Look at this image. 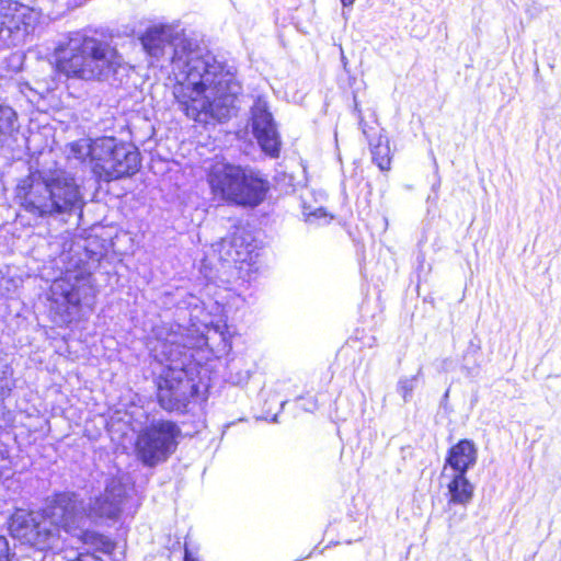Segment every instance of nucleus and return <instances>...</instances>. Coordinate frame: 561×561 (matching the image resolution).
<instances>
[{"instance_id": "f257e3e1", "label": "nucleus", "mask_w": 561, "mask_h": 561, "mask_svg": "<svg viewBox=\"0 0 561 561\" xmlns=\"http://www.w3.org/2000/svg\"><path fill=\"white\" fill-rule=\"evenodd\" d=\"M241 83L225 62L214 56L190 50L173 85L180 111L196 123L222 122L230 116Z\"/></svg>"}, {"instance_id": "f03ea898", "label": "nucleus", "mask_w": 561, "mask_h": 561, "mask_svg": "<svg viewBox=\"0 0 561 561\" xmlns=\"http://www.w3.org/2000/svg\"><path fill=\"white\" fill-rule=\"evenodd\" d=\"M121 67L117 47L103 34L70 38L56 53L55 71L66 79L104 82L115 77Z\"/></svg>"}, {"instance_id": "7ed1b4c3", "label": "nucleus", "mask_w": 561, "mask_h": 561, "mask_svg": "<svg viewBox=\"0 0 561 561\" xmlns=\"http://www.w3.org/2000/svg\"><path fill=\"white\" fill-rule=\"evenodd\" d=\"M22 208L36 217L71 213L81 202L76 179L64 170L46 176L42 171H31L18 186Z\"/></svg>"}, {"instance_id": "20e7f679", "label": "nucleus", "mask_w": 561, "mask_h": 561, "mask_svg": "<svg viewBox=\"0 0 561 561\" xmlns=\"http://www.w3.org/2000/svg\"><path fill=\"white\" fill-rule=\"evenodd\" d=\"M206 182L214 201L242 208L261 205L271 187L267 179L257 171L224 160L209 164Z\"/></svg>"}, {"instance_id": "39448f33", "label": "nucleus", "mask_w": 561, "mask_h": 561, "mask_svg": "<svg viewBox=\"0 0 561 561\" xmlns=\"http://www.w3.org/2000/svg\"><path fill=\"white\" fill-rule=\"evenodd\" d=\"M141 168L138 148L114 136L90 139V171L99 182L130 178Z\"/></svg>"}, {"instance_id": "423d86ee", "label": "nucleus", "mask_w": 561, "mask_h": 561, "mask_svg": "<svg viewBox=\"0 0 561 561\" xmlns=\"http://www.w3.org/2000/svg\"><path fill=\"white\" fill-rule=\"evenodd\" d=\"M178 425L172 421H158L140 431L136 438L135 451L138 459L148 467L165 461L176 449Z\"/></svg>"}, {"instance_id": "0eeeda50", "label": "nucleus", "mask_w": 561, "mask_h": 561, "mask_svg": "<svg viewBox=\"0 0 561 561\" xmlns=\"http://www.w3.org/2000/svg\"><path fill=\"white\" fill-rule=\"evenodd\" d=\"M156 400L167 412H185L188 404L198 396V385L194 378L174 367H165L154 380Z\"/></svg>"}, {"instance_id": "6e6552de", "label": "nucleus", "mask_w": 561, "mask_h": 561, "mask_svg": "<svg viewBox=\"0 0 561 561\" xmlns=\"http://www.w3.org/2000/svg\"><path fill=\"white\" fill-rule=\"evenodd\" d=\"M80 501L75 492H55L44 510L46 526L54 535V546L59 541L61 531L71 534L80 528Z\"/></svg>"}, {"instance_id": "1a4fd4ad", "label": "nucleus", "mask_w": 561, "mask_h": 561, "mask_svg": "<svg viewBox=\"0 0 561 561\" xmlns=\"http://www.w3.org/2000/svg\"><path fill=\"white\" fill-rule=\"evenodd\" d=\"M90 288V274H80L76 276V283H71L67 278L54 279L50 286V301L62 304L54 308L56 318L60 321V325L68 328L71 323L80 319L82 309L84 289Z\"/></svg>"}, {"instance_id": "9d476101", "label": "nucleus", "mask_w": 561, "mask_h": 561, "mask_svg": "<svg viewBox=\"0 0 561 561\" xmlns=\"http://www.w3.org/2000/svg\"><path fill=\"white\" fill-rule=\"evenodd\" d=\"M9 530L14 539L37 550L54 547V535L49 533L43 516L36 522L30 513H15L9 522Z\"/></svg>"}, {"instance_id": "9b49d317", "label": "nucleus", "mask_w": 561, "mask_h": 561, "mask_svg": "<svg viewBox=\"0 0 561 561\" xmlns=\"http://www.w3.org/2000/svg\"><path fill=\"white\" fill-rule=\"evenodd\" d=\"M216 252L224 264L237 271L240 277L249 275L254 266V248L242 236L232 233L217 243Z\"/></svg>"}, {"instance_id": "f8f14e48", "label": "nucleus", "mask_w": 561, "mask_h": 561, "mask_svg": "<svg viewBox=\"0 0 561 561\" xmlns=\"http://www.w3.org/2000/svg\"><path fill=\"white\" fill-rule=\"evenodd\" d=\"M252 133L261 149L272 158H277L280 151V140L273 122L272 114L263 107L252 114Z\"/></svg>"}, {"instance_id": "ddd939ff", "label": "nucleus", "mask_w": 561, "mask_h": 561, "mask_svg": "<svg viewBox=\"0 0 561 561\" xmlns=\"http://www.w3.org/2000/svg\"><path fill=\"white\" fill-rule=\"evenodd\" d=\"M360 126L368 141L373 162L381 172L390 171L392 152L389 138L382 133V128L378 124L368 125L364 121H360Z\"/></svg>"}, {"instance_id": "4468645a", "label": "nucleus", "mask_w": 561, "mask_h": 561, "mask_svg": "<svg viewBox=\"0 0 561 561\" xmlns=\"http://www.w3.org/2000/svg\"><path fill=\"white\" fill-rule=\"evenodd\" d=\"M477 460L478 449L473 440L459 439L446 453L442 476H445L448 469L453 472L467 473L477 463Z\"/></svg>"}, {"instance_id": "2eb2a0df", "label": "nucleus", "mask_w": 561, "mask_h": 561, "mask_svg": "<svg viewBox=\"0 0 561 561\" xmlns=\"http://www.w3.org/2000/svg\"><path fill=\"white\" fill-rule=\"evenodd\" d=\"M467 473L453 472L446 484L448 504L467 505L474 494V486L466 476Z\"/></svg>"}, {"instance_id": "dca6fc26", "label": "nucleus", "mask_w": 561, "mask_h": 561, "mask_svg": "<svg viewBox=\"0 0 561 561\" xmlns=\"http://www.w3.org/2000/svg\"><path fill=\"white\" fill-rule=\"evenodd\" d=\"M121 508L118 503L105 494L95 496L89 506L88 516L92 519H115Z\"/></svg>"}, {"instance_id": "f3484780", "label": "nucleus", "mask_w": 561, "mask_h": 561, "mask_svg": "<svg viewBox=\"0 0 561 561\" xmlns=\"http://www.w3.org/2000/svg\"><path fill=\"white\" fill-rule=\"evenodd\" d=\"M78 540L94 552L104 554H112L116 548V543L112 538L93 529H83L79 534Z\"/></svg>"}, {"instance_id": "a211bd4d", "label": "nucleus", "mask_w": 561, "mask_h": 561, "mask_svg": "<svg viewBox=\"0 0 561 561\" xmlns=\"http://www.w3.org/2000/svg\"><path fill=\"white\" fill-rule=\"evenodd\" d=\"M140 41L148 55L160 57L163 55L170 38L163 28L150 27L144 33Z\"/></svg>"}, {"instance_id": "6ab92c4d", "label": "nucleus", "mask_w": 561, "mask_h": 561, "mask_svg": "<svg viewBox=\"0 0 561 561\" xmlns=\"http://www.w3.org/2000/svg\"><path fill=\"white\" fill-rule=\"evenodd\" d=\"M90 139H79L69 144V150L72 156L82 163L90 167Z\"/></svg>"}, {"instance_id": "aec40b11", "label": "nucleus", "mask_w": 561, "mask_h": 561, "mask_svg": "<svg viewBox=\"0 0 561 561\" xmlns=\"http://www.w3.org/2000/svg\"><path fill=\"white\" fill-rule=\"evenodd\" d=\"M67 561H104L98 557L94 552L83 551L79 552L75 558Z\"/></svg>"}, {"instance_id": "412c9836", "label": "nucleus", "mask_w": 561, "mask_h": 561, "mask_svg": "<svg viewBox=\"0 0 561 561\" xmlns=\"http://www.w3.org/2000/svg\"><path fill=\"white\" fill-rule=\"evenodd\" d=\"M0 561H9V545L5 537L0 535Z\"/></svg>"}, {"instance_id": "4be33fe9", "label": "nucleus", "mask_w": 561, "mask_h": 561, "mask_svg": "<svg viewBox=\"0 0 561 561\" xmlns=\"http://www.w3.org/2000/svg\"><path fill=\"white\" fill-rule=\"evenodd\" d=\"M183 560L184 561H202L199 556L197 553L193 552L192 550H190L186 545L184 547Z\"/></svg>"}, {"instance_id": "5701e85b", "label": "nucleus", "mask_w": 561, "mask_h": 561, "mask_svg": "<svg viewBox=\"0 0 561 561\" xmlns=\"http://www.w3.org/2000/svg\"><path fill=\"white\" fill-rule=\"evenodd\" d=\"M402 397L404 401L409 400L413 392V386L411 383H404L401 386Z\"/></svg>"}, {"instance_id": "b1692460", "label": "nucleus", "mask_w": 561, "mask_h": 561, "mask_svg": "<svg viewBox=\"0 0 561 561\" xmlns=\"http://www.w3.org/2000/svg\"><path fill=\"white\" fill-rule=\"evenodd\" d=\"M341 2L344 7H351L355 0H341Z\"/></svg>"}, {"instance_id": "393cba45", "label": "nucleus", "mask_w": 561, "mask_h": 561, "mask_svg": "<svg viewBox=\"0 0 561 561\" xmlns=\"http://www.w3.org/2000/svg\"><path fill=\"white\" fill-rule=\"evenodd\" d=\"M176 60H182V56H178V55H175V56L173 57V61H176Z\"/></svg>"}]
</instances>
